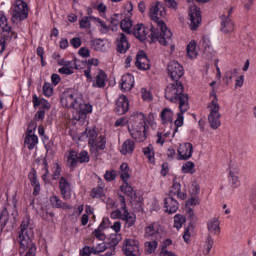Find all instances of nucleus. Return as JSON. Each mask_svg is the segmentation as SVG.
<instances>
[{"instance_id":"nucleus-1","label":"nucleus","mask_w":256,"mask_h":256,"mask_svg":"<svg viewBox=\"0 0 256 256\" xmlns=\"http://www.w3.org/2000/svg\"><path fill=\"white\" fill-rule=\"evenodd\" d=\"M149 15L154 23V25H152V41H158L160 45H164L165 47L171 45L173 33L167 28V25L162 20L167 17V11H165L163 3H152Z\"/></svg>"},{"instance_id":"nucleus-2","label":"nucleus","mask_w":256,"mask_h":256,"mask_svg":"<svg viewBox=\"0 0 256 256\" xmlns=\"http://www.w3.org/2000/svg\"><path fill=\"white\" fill-rule=\"evenodd\" d=\"M184 88L181 81L169 84L165 89V97L170 103H179V110L182 113L189 111V96L183 93Z\"/></svg>"},{"instance_id":"nucleus-3","label":"nucleus","mask_w":256,"mask_h":256,"mask_svg":"<svg viewBox=\"0 0 256 256\" xmlns=\"http://www.w3.org/2000/svg\"><path fill=\"white\" fill-rule=\"evenodd\" d=\"M147 122L145 121V114L141 112H136L130 117V125L128 126V131L135 141L138 143H143L147 139Z\"/></svg>"},{"instance_id":"nucleus-4","label":"nucleus","mask_w":256,"mask_h":256,"mask_svg":"<svg viewBox=\"0 0 256 256\" xmlns=\"http://www.w3.org/2000/svg\"><path fill=\"white\" fill-rule=\"evenodd\" d=\"M18 241L21 249H29L25 256H35L37 248L31 241L33 239V227L29 223V218H25L20 225Z\"/></svg>"},{"instance_id":"nucleus-5","label":"nucleus","mask_w":256,"mask_h":256,"mask_svg":"<svg viewBox=\"0 0 256 256\" xmlns=\"http://www.w3.org/2000/svg\"><path fill=\"white\" fill-rule=\"evenodd\" d=\"M212 100L207 105L208 109V122L212 129H219L221 127V106L219 105V99L217 95H211Z\"/></svg>"},{"instance_id":"nucleus-6","label":"nucleus","mask_w":256,"mask_h":256,"mask_svg":"<svg viewBox=\"0 0 256 256\" xmlns=\"http://www.w3.org/2000/svg\"><path fill=\"white\" fill-rule=\"evenodd\" d=\"M107 205L111 209H114V207L116 209L120 207L121 211H123L122 221H126L127 227H133L135 225V220H136L135 214L129 213V210H127L125 196L120 195L116 202L111 200Z\"/></svg>"},{"instance_id":"nucleus-7","label":"nucleus","mask_w":256,"mask_h":256,"mask_svg":"<svg viewBox=\"0 0 256 256\" xmlns=\"http://www.w3.org/2000/svg\"><path fill=\"white\" fill-rule=\"evenodd\" d=\"M29 17V7L27 2L23 0H16L12 8V23H17V21H25Z\"/></svg>"},{"instance_id":"nucleus-8","label":"nucleus","mask_w":256,"mask_h":256,"mask_svg":"<svg viewBox=\"0 0 256 256\" xmlns=\"http://www.w3.org/2000/svg\"><path fill=\"white\" fill-rule=\"evenodd\" d=\"M62 107L67 109H77L79 105V94L74 89H67L60 98Z\"/></svg>"},{"instance_id":"nucleus-9","label":"nucleus","mask_w":256,"mask_h":256,"mask_svg":"<svg viewBox=\"0 0 256 256\" xmlns=\"http://www.w3.org/2000/svg\"><path fill=\"white\" fill-rule=\"evenodd\" d=\"M36 129V124H30L24 138V145L25 147H27V149H29V151H33V149H35V147H37V144L39 143V137L35 135Z\"/></svg>"},{"instance_id":"nucleus-10","label":"nucleus","mask_w":256,"mask_h":256,"mask_svg":"<svg viewBox=\"0 0 256 256\" xmlns=\"http://www.w3.org/2000/svg\"><path fill=\"white\" fill-rule=\"evenodd\" d=\"M233 14V8H230L226 14L220 16L221 26L220 31L225 35H229V33H233L235 31V22L231 19V15Z\"/></svg>"},{"instance_id":"nucleus-11","label":"nucleus","mask_w":256,"mask_h":256,"mask_svg":"<svg viewBox=\"0 0 256 256\" xmlns=\"http://www.w3.org/2000/svg\"><path fill=\"white\" fill-rule=\"evenodd\" d=\"M123 253L126 256H141V250L139 249V240L128 238L123 244Z\"/></svg>"},{"instance_id":"nucleus-12","label":"nucleus","mask_w":256,"mask_h":256,"mask_svg":"<svg viewBox=\"0 0 256 256\" xmlns=\"http://www.w3.org/2000/svg\"><path fill=\"white\" fill-rule=\"evenodd\" d=\"M153 27L147 28L143 24H138L134 27V36L139 41H145V39H150V43H157V41H153Z\"/></svg>"},{"instance_id":"nucleus-13","label":"nucleus","mask_w":256,"mask_h":256,"mask_svg":"<svg viewBox=\"0 0 256 256\" xmlns=\"http://www.w3.org/2000/svg\"><path fill=\"white\" fill-rule=\"evenodd\" d=\"M189 17H190V29L192 31H197L199 29V26L201 25V10H199V7L195 5H191L189 8Z\"/></svg>"},{"instance_id":"nucleus-14","label":"nucleus","mask_w":256,"mask_h":256,"mask_svg":"<svg viewBox=\"0 0 256 256\" xmlns=\"http://www.w3.org/2000/svg\"><path fill=\"white\" fill-rule=\"evenodd\" d=\"M167 71H168V77H170V79L174 82L179 81V79L185 73V70H183V66H181V64H179V62L177 61L170 62L168 64Z\"/></svg>"},{"instance_id":"nucleus-15","label":"nucleus","mask_w":256,"mask_h":256,"mask_svg":"<svg viewBox=\"0 0 256 256\" xmlns=\"http://www.w3.org/2000/svg\"><path fill=\"white\" fill-rule=\"evenodd\" d=\"M58 189L60 191V195L64 201L71 200L72 193H73V186H71V182L67 180L65 177H61L59 180Z\"/></svg>"},{"instance_id":"nucleus-16","label":"nucleus","mask_w":256,"mask_h":256,"mask_svg":"<svg viewBox=\"0 0 256 256\" xmlns=\"http://www.w3.org/2000/svg\"><path fill=\"white\" fill-rule=\"evenodd\" d=\"M89 146H90L91 153L95 157H99V153L107 149V138L105 137V135H100Z\"/></svg>"},{"instance_id":"nucleus-17","label":"nucleus","mask_w":256,"mask_h":256,"mask_svg":"<svg viewBox=\"0 0 256 256\" xmlns=\"http://www.w3.org/2000/svg\"><path fill=\"white\" fill-rule=\"evenodd\" d=\"M0 33L5 35L6 39H17V32L13 31L7 24V16L5 13L0 12Z\"/></svg>"},{"instance_id":"nucleus-18","label":"nucleus","mask_w":256,"mask_h":256,"mask_svg":"<svg viewBox=\"0 0 256 256\" xmlns=\"http://www.w3.org/2000/svg\"><path fill=\"white\" fill-rule=\"evenodd\" d=\"M0 33L5 35L6 39H17V32L13 31L7 24V16L5 13L0 12Z\"/></svg>"},{"instance_id":"nucleus-19","label":"nucleus","mask_w":256,"mask_h":256,"mask_svg":"<svg viewBox=\"0 0 256 256\" xmlns=\"http://www.w3.org/2000/svg\"><path fill=\"white\" fill-rule=\"evenodd\" d=\"M191 157H193V144L189 142L180 144L178 148V159L187 161Z\"/></svg>"},{"instance_id":"nucleus-20","label":"nucleus","mask_w":256,"mask_h":256,"mask_svg":"<svg viewBox=\"0 0 256 256\" xmlns=\"http://www.w3.org/2000/svg\"><path fill=\"white\" fill-rule=\"evenodd\" d=\"M114 111L117 115H125L129 111V99H127V96L121 95L117 99Z\"/></svg>"},{"instance_id":"nucleus-21","label":"nucleus","mask_w":256,"mask_h":256,"mask_svg":"<svg viewBox=\"0 0 256 256\" xmlns=\"http://www.w3.org/2000/svg\"><path fill=\"white\" fill-rule=\"evenodd\" d=\"M145 239L148 240H158L161 239V234H159V224L157 223H152L148 225L145 228V233H144Z\"/></svg>"},{"instance_id":"nucleus-22","label":"nucleus","mask_w":256,"mask_h":256,"mask_svg":"<svg viewBox=\"0 0 256 256\" xmlns=\"http://www.w3.org/2000/svg\"><path fill=\"white\" fill-rule=\"evenodd\" d=\"M177 195L178 199L185 201L187 199V193L181 192V183L177 182V178L173 179V185L169 190V197H175Z\"/></svg>"},{"instance_id":"nucleus-23","label":"nucleus","mask_w":256,"mask_h":256,"mask_svg":"<svg viewBox=\"0 0 256 256\" xmlns=\"http://www.w3.org/2000/svg\"><path fill=\"white\" fill-rule=\"evenodd\" d=\"M164 209L166 213L170 215L173 213H177L179 209V202L173 196H168L164 199Z\"/></svg>"},{"instance_id":"nucleus-24","label":"nucleus","mask_w":256,"mask_h":256,"mask_svg":"<svg viewBox=\"0 0 256 256\" xmlns=\"http://www.w3.org/2000/svg\"><path fill=\"white\" fill-rule=\"evenodd\" d=\"M106 85H107V75L105 74V71L98 70L97 75L92 81V87H94V89H105Z\"/></svg>"},{"instance_id":"nucleus-25","label":"nucleus","mask_w":256,"mask_h":256,"mask_svg":"<svg viewBox=\"0 0 256 256\" xmlns=\"http://www.w3.org/2000/svg\"><path fill=\"white\" fill-rule=\"evenodd\" d=\"M135 65L137 69H140L141 71H147V69H149V58H147V54H145V52H138L136 55Z\"/></svg>"},{"instance_id":"nucleus-26","label":"nucleus","mask_w":256,"mask_h":256,"mask_svg":"<svg viewBox=\"0 0 256 256\" xmlns=\"http://www.w3.org/2000/svg\"><path fill=\"white\" fill-rule=\"evenodd\" d=\"M109 223V218H103L98 228L93 231V235L96 239H99V241H105V233H103V231H105V229H109Z\"/></svg>"},{"instance_id":"nucleus-27","label":"nucleus","mask_w":256,"mask_h":256,"mask_svg":"<svg viewBox=\"0 0 256 256\" xmlns=\"http://www.w3.org/2000/svg\"><path fill=\"white\" fill-rule=\"evenodd\" d=\"M221 222L219 221V217H213L207 222V229L209 233L212 235H219L221 233Z\"/></svg>"},{"instance_id":"nucleus-28","label":"nucleus","mask_w":256,"mask_h":256,"mask_svg":"<svg viewBox=\"0 0 256 256\" xmlns=\"http://www.w3.org/2000/svg\"><path fill=\"white\" fill-rule=\"evenodd\" d=\"M28 178L30 179L32 187H34L33 195L34 197H37V195L41 193V184L37 179V171L35 169H32L28 175Z\"/></svg>"},{"instance_id":"nucleus-29","label":"nucleus","mask_w":256,"mask_h":256,"mask_svg":"<svg viewBox=\"0 0 256 256\" xmlns=\"http://www.w3.org/2000/svg\"><path fill=\"white\" fill-rule=\"evenodd\" d=\"M135 85V78L131 74H125L121 78V90L122 91H131Z\"/></svg>"},{"instance_id":"nucleus-30","label":"nucleus","mask_w":256,"mask_h":256,"mask_svg":"<svg viewBox=\"0 0 256 256\" xmlns=\"http://www.w3.org/2000/svg\"><path fill=\"white\" fill-rule=\"evenodd\" d=\"M228 182L232 189H237V187L241 186V180H239V170L238 169H230L228 175Z\"/></svg>"},{"instance_id":"nucleus-31","label":"nucleus","mask_w":256,"mask_h":256,"mask_svg":"<svg viewBox=\"0 0 256 256\" xmlns=\"http://www.w3.org/2000/svg\"><path fill=\"white\" fill-rule=\"evenodd\" d=\"M117 51L118 53H127L129 51V41L124 33L119 34L117 38Z\"/></svg>"},{"instance_id":"nucleus-32","label":"nucleus","mask_w":256,"mask_h":256,"mask_svg":"<svg viewBox=\"0 0 256 256\" xmlns=\"http://www.w3.org/2000/svg\"><path fill=\"white\" fill-rule=\"evenodd\" d=\"M50 203L55 209H73V206L69 205L67 202H63L57 195H52L50 197Z\"/></svg>"},{"instance_id":"nucleus-33","label":"nucleus","mask_w":256,"mask_h":256,"mask_svg":"<svg viewBox=\"0 0 256 256\" xmlns=\"http://www.w3.org/2000/svg\"><path fill=\"white\" fill-rule=\"evenodd\" d=\"M79 163L78 153L75 150H70L67 155V166L70 169H75Z\"/></svg>"},{"instance_id":"nucleus-34","label":"nucleus","mask_w":256,"mask_h":256,"mask_svg":"<svg viewBox=\"0 0 256 256\" xmlns=\"http://www.w3.org/2000/svg\"><path fill=\"white\" fill-rule=\"evenodd\" d=\"M159 247V240H148L144 243V251L146 255H153Z\"/></svg>"},{"instance_id":"nucleus-35","label":"nucleus","mask_w":256,"mask_h":256,"mask_svg":"<svg viewBox=\"0 0 256 256\" xmlns=\"http://www.w3.org/2000/svg\"><path fill=\"white\" fill-rule=\"evenodd\" d=\"M9 219H11L9 216V209L3 208L0 213V235L3 233V229H5L7 223H9Z\"/></svg>"},{"instance_id":"nucleus-36","label":"nucleus","mask_w":256,"mask_h":256,"mask_svg":"<svg viewBox=\"0 0 256 256\" xmlns=\"http://www.w3.org/2000/svg\"><path fill=\"white\" fill-rule=\"evenodd\" d=\"M133 151H135V142L131 139L126 140L120 149V153H122V155L133 153Z\"/></svg>"},{"instance_id":"nucleus-37","label":"nucleus","mask_w":256,"mask_h":256,"mask_svg":"<svg viewBox=\"0 0 256 256\" xmlns=\"http://www.w3.org/2000/svg\"><path fill=\"white\" fill-rule=\"evenodd\" d=\"M160 117L163 125H165V123H173V110H171V108H164Z\"/></svg>"},{"instance_id":"nucleus-38","label":"nucleus","mask_w":256,"mask_h":256,"mask_svg":"<svg viewBox=\"0 0 256 256\" xmlns=\"http://www.w3.org/2000/svg\"><path fill=\"white\" fill-rule=\"evenodd\" d=\"M142 152L147 157L149 163H155V148L153 145L149 144L147 147H144Z\"/></svg>"},{"instance_id":"nucleus-39","label":"nucleus","mask_w":256,"mask_h":256,"mask_svg":"<svg viewBox=\"0 0 256 256\" xmlns=\"http://www.w3.org/2000/svg\"><path fill=\"white\" fill-rule=\"evenodd\" d=\"M199 186H194V189L191 193V198L186 201V205H199Z\"/></svg>"},{"instance_id":"nucleus-40","label":"nucleus","mask_w":256,"mask_h":256,"mask_svg":"<svg viewBox=\"0 0 256 256\" xmlns=\"http://www.w3.org/2000/svg\"><path fill=\"white\" fill-rule=\"evenodd\" d=\"M187 55L190 59H197V42L192 40L186 48Z\"/></svg>"},{"instance_id":"nucleus-41","label":"nucleus","mask_w":256,"mask_h":256,"mask_svg":"<svg viewBox=\"0 0 256 256\" xmlns=\"http://www.w3.org/2000/svg\"><path fill=\"white\" fill-rule=\"evenodd\" d=\"M93 16H84L79 21L80 29H91V21H95Z\"/></svg>"},{"instance_id":"nucleus-42","label":"nucleus","mask_w":256,"mask_h":256,"mask_svg":"<svg viewBox=\"0 0 256 256\" xmlns=\"http://www.w3.org/2000/svg\"><path fill=\"white\" fill-rule=\"evenodd\" d=\"M183 113H185V112L180 110V112L177 114V118L174 121L175 129L173 130L172 137H175V133H177V131H179V127H183V123H184Z\"/></svg>"},{"instance_id":"nucleus-43","label":"nucleus","mask_w":256,"mask_h":256,"mask_svg":"<svg viewBox=\"0 0 256 256\" xmlns=\"http://www.w3.org/2000/svg\"><path fill=\"white\" fill-rule=\"evenodd\" d=\"M200 45L204 49V53H213V46H211V40L207 36H203L200 40Z\"/></svg>"},{"instance_id":"nucleus-44","label":"nucleus","mask_w":256,"mask_h":256,"mask_svg":"<svg viewBox=\"0 0 256 256\" xmlns=\"http://www.w3.org/2000/svg\"><path fill=\"white\" fill-rule=\"evenodd\" d=\"M121 179L123 182L129 181L131 174L129 173V164L122 163L120 166Z\"/></svg>"},{"instance_id":"nucleus-45","label":"nucleus","mask_w":256,"mask_h":256,"mask_svg":"<svg viewBox=\"0 0 256 256\" xmlns=\"http://www.w3.org/2000/svg\"><path fill=\"white\" fill-rule=\"evenodd\" d=\"M86 137L88 138V144L95 143V140L99 137V133L96 128H86Z\"/></svg>"},{"instance_id":"nucleus-46","label":"nucleus","mask_w":256,"mask_h":256,"mask_svg":"<svg viewBox=\"0 0 256 256\" xmlns=\"http://www.w3.org/2000/svg\"><path fill=\"white\" fill-rule=\"evenodd\" d=\"M120 190L127 197H133V195H135V191L133 190V187L129 184L128 181L123 182V184L120 186Z\"/></svg>"},{"instance_id":"nucleus-47","label":"nucleus","mask_w":256,"mask_h":256,"mask_svg":"<svg viewBox=\"0 0 256 256\" xmlns=\"http://www.w3.org/2000/svg\"><path fill=\"white\" fill-rule=\"evenodd\" d=\"M121 239H123V236H121V234H111L110 237L108 238V245H110V247L114 248L117 247V245H119V242L121 241Z\"/></svg>"},{"instance_id":"nucleus-48","label":"nucleus","mask_w":256,"mask_h":256,"mask_svg":"<svg viewBox=\"0 0 256 256\" xmlns=\"http://www.w3.org/2000/svg\"><path fill=\"white\" fill-rule=\"evenodd\" d=\"M94 21L97 27H99L100 33H109L111 28L103 20H101L100 18H94Z\"/></svg>"},{"instance_id":"nucleus-49","label":"nucleus","mask_w":256,"mask_h":256,"mask_svg":"<svg viewBox=\"0 0 256 256\" xmlns=\"http://www.w3.org/2000/svg\"><path fill=\"white\" fill-rule=\"evenodd\" d=\"M185 221H187V218H185V216L181 215V214H176L174 216V227L175 229H181V227H183V223H185Z\"/></svg>"},{"instance_id":"nucleus-50","label":"nucleus","mask_w":256,"mask_h":256,"mask_svg":"<svg viewBox=\"0 0 256 256\" xmlns=\"http://www.w3.org/2000/svg\"><path fill=\"white\" fill-rule=\"evenodd\" d=\"M105 195V191L103 190V187L98 186L93 188V190L90 193V196L92 199H101Z\"/></svg>"},{"instance_id":"nucleus-51","label":"nucleus","mask_w":256,"mask_h":256,"mask_svg":"<svg viewBox=\"0 0 256 256\" xmlns=\"http://www.w3.org/2000/svg\"><path fill=\"white\" fill-rule=\"evenodd\" d=\"M182 172L190 173V175H193V173H195V163H193L192 161H188L183 164Z\"/></svg>"},{"instance_id":"nucleus-52","label":"nucleus","mask_w":256,"mask_h":256,"mask_svg":"<svg viewBox=\"0 0 256 256\" xmlns=\"http://www.w3.org/2000/svg\"><path fill=\"white\" fill-rule=\"evenodd\" d=\"M61 177V165L59 163H54L52 167V179L57 181Z\"/></svg>"},{"instance_id":"nucleus-53","label":"nucleus","mask_w":256,"mask_h":256,"mask_svg":"<svg viewBox=\"0 0 256 256\" xmlns=\"http://www.w3.org/2000/svg\"><path fill=\"white\" fill-rule=\"evenodd\" d=\"M43 95L45 97H53V86H51V83L45 82L43 85Z\"/></svg>"},{"instance_id":"nucleus-54","label":"nucleus","mask_w":256,"mask_h":256,"mask_svg":"<svg viewBox=\"0 0 256 256\" xmlns=\"http://www.w3.org/2000/svg\"><path fill=\"white\" fill-rule=\"evenodd\" d=\"M93 255H99V253H103L107 250V244L105 242L97 244L95 247H92Z\"/></svg>"},{"instance_id":"nucleus-55","label":"nucleus","mask_w":256,"mask_h":256,"mask_svg":"<svg viewBox=\"0 0 256 256\" xmlns=\"http://www.w3.org/2000/svg\"><path fill=\"white\" fill-rule=\"evenodd\" d=\"M90 157L88 151H81L78 154V163H89Z\"/></svg>"},{"instance_id":"nucleus-56","label":"nucleus","mask_w":256,"mask_h":256,"mask_svg":"<svg viewBox=\"0 0 256 256\" xmlns=\"http://www.w3.org/2000/svg\"><path fill=\"white\" fill-rule=\"evenodd\" d=\"M120 27L122 31L129 34L131 33V27H133V24H131V21L129 20H122L120 23Z\"/></svg>"},{"instance_id":"nucleus-57","label":"nucleus","mask_w":256,"mask_h":256,"mask_svg":"<svg viewBox=\"0 0 256 256\" xmlns=\"http://www.w3.org/2000/svg\"><path fill=\"white\" fill-rule=\"evenodd\" d=\"M104 178L109 182L115 181V179H117V172L115 170H107L104 174Z\"/></svg>"},{"instance_id":"nucleus-58","label":"nucleus","mask_w":256,"mask_h":256,"mask_svg":"<svg viewBox=\"0 0 256 256\" xmlns=\"http://www.w3.org/2000/svg\"><path fill=\"white\" fill-rule=\"evenodd\" d=\"M32 103L35 109H37V107H41V105H43V103H45V98H38V96L36 94H34L32 96Z\"/></svg>"},{"instance_id":"nucleus-59","label":"nucleus","mask_w":256,"mask_h":256,"mask_svg":"<svg viewBox=\"0 0 256 256\" xmlns=\"http://www.w3.org/2000/svg\"><path fill=\"white\" fill-rule=\"evenodd\" d=\"M214 240L213 238L208 235L207 239H206V244H205V247H206V255H209V253H211V249H213V245H214Z\"/></svg>"},{"instance_id":"nucleus-60","label":"nucleus","mask_w":256,"mask_h":256,"mask_svg":"<svg viewBox=\"0 0 256 256\" xmlns=\"http://www.w3.org/2000/svg\"><path fill=\"white\" fill-rule=\"evenodd\" d=\"M239 74V69L235 68L233 70L227 71L225 73V79H227L226 83H229L235 75Z\"/></svg>"},{"instance_id":"nucleus-61","label":"nucleus","mask_w":256,"mask_h":256,"mask_svg":"<svg viewBox=\"0 0 256 256\" xmlns=\"http://www.w3.org/2000/svg\"><path fill=\"white\" fill-rule=\"evenodd\" d=\"M63 67L66 69H71L72 71L73 69H81V66L77 64V60L67 61Z\"/></svg>"},{"instance_id":"nucleus-62","label":"nucleus","mask_w":256,"mask_h":256,"mask_svg":"<svg viewBox=\"0 0 256 256\" xmlns=\"http://www.w3.org/2000/svg\"><path fill=\"white\" fill-rule=\"evenodd\" d=\"M81 112L83 115H89V113L93 112V106L91 104H83L81 106Z\"/></svg>"},{"instance_id":"nucleus-63","label":"nucleus","mask_w":256,"mask_h":256,"mask_svg":"<svg viewBox=\"0 0 256 256\" xmlns=\"http://www.w3.org/2000/svg\"><path fill=\"white\" fill-rule=\"evenodd\" d=\"M91 254H93V247L85 246L80 250V256H91Z\"/></svg>"},{"instance_id":"nucleus-64","label":"nucleus","mask_w":256,"mask_h":256,"mask_svg":"<svg viewBox=\"0 0 256 256\" xmlns=\"http://www.w3.org/2000/svg\"><path fill=\"white\" fill-rule=\"evenodd\" d=\"M110 217L111 219H123V212H121V208L111 212Z\"/></svg>"}]
</instances>
